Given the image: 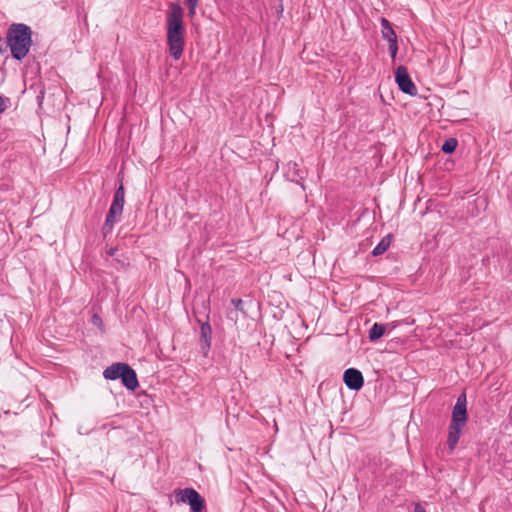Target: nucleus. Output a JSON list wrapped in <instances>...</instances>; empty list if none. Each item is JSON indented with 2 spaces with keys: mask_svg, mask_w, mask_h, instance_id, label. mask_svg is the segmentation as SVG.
<instances>
[{
  "mask_svg": "<svg viewBox=\"0 0 512 512\" xmlns=\"http://www.w3.org/2000/svg\"><path fill=\"white\" fill-rule=\"evenodd\" d=\"M183 8L178 3H171L167 15V46L174 60H179L185 47V28Z\"/></svg>",
  "mask_w": 512,
  "mask_h": 512,
  "instance_id": "1",
  "label": "nucleus"
},
{
  "mask_svg": "<svg viewBox=\"0 0 512 512\" xmlns=\"http://www.w3.org/2000/svg\"><path fill=\"white\" fill-rule=\"evenodd\" d=\"M7 47L16 60H22L29 53L32 45V30L24 23H13L6 33Z\"/></svg>",
  "mask_w": 512,
  "mask_h": 512,
  "instance_id": "2",
  "label": "nucleus"
},
{
  "mask_svg": "<svg viewBox=\"0 0 512 512\" xmlns=\"http://www.w3.org/2000/svg\"><path fill=\"white\" fill-rule=\"evenodd\" d=\"M467 399L466 394L462 393L458 396L452 411V419L449 425L447 444L453 451L459 442L461 432L467 423Z\"/></svg>",
  "mask_w": 512,
  "mask_h": 512,
  "instance_id": "3",
  "label": "nucleus"
},
{
  "mask_svg": "<svg viewBox=\"0 0 512 512\" xmlns=\"http://www.w3.org/2000/svg\"><path fill=\"white\" fill-rule=\"evenodd\" d=\"M103 377L108 380L121 379L123 386L134 391L138 386L136 372L126 363H113L103 371Z\"/></svg>",
  "mask_w": 512,
  "mask_h": 512,
  "instance_id": "4",
  "label": "nucleus"
},
{
  "mask_svg": "<svg viewBox=\"0 0 512 512\" xmlns=\"http://www.w3.org/2000/svg\"><path fill=\"white\" fill-rule=\"evenodd\" d=\"M175 498L178 503H187L191 512H203L205 509L204 498L194 488L176 490Z\"/></svg>",
  "mask_w": 512,
  "mask_h": 512,
  "instance_id": "5",
  "label": "nucleus"
},
{
  "mask_svg": "<svg viewBox=\"0 0 512 512\" xmlns=\"http://www.w3.org/2000/svg\"><path fill=\"white\" fill-rule=\"evenodd\" d=\"M395 82L397 83L399 89L410 96L417 95V88L413 83L408 70L405 66H399L395 71Z\"/></svg>",
  "mask_w": 512,
  "mask_h": 512,
  "instance_id": "6",
  "label": "nucleus"
},
{
  "mask_svg": "<svg viewBox=\"0 0 512 512\" xmlns=\"http://www.w3.org/2000/svg\"><path fill=\"white\" fill-rule=\"evenodd\" d=\"M343 381L350 390L358 391L363 387L364 379L360 370L348 368L344 371Z\"/></svg>",
  "mask_w": 512,
  "mask_h": 512,
  "instance_id": "7",
  "label": "nucleus"
},
{
  "mask_svg": "<svg viewBox=\"0 0 512 512\" xmlns=\"http://www.w3.org/2000/svg\"><path fill=\"white\" fill-rule=\"evenodd\" d=\"M212 328L208 321L200 325V346L202 352L206 355L211 347Z\"/></svg>",
  "mask_w": 512,
  "mask_h": 512,
  "instance_id": "8",
  "label": "nucleus"
},
{
  "mask_svg": "<svg viewBox=\"0 0 512 512\" xmlns=\"http://www.w3.org/2000/svg\"><path fill=\"white\" fill-rule=\"evenodd\" d=\"M386 41L388 42L390 56L393 60H395L398 52L397 35L388 20H386Z\"/></svg>",
  "mask_w": 512,
  "mask_h": 512,
  "instance_id": "9",
  "label": "nucleus"
},
{
  "mask_svg": "<svg viewBox=\"0 0 512 512\" xmlns=\"http://www.w3.org/2000/svg\"><path fill=\"white\" fill-rule=\"evenodd\" d=\"M121 214L122 212L111 207L109 208L104 225L102 227V233L104 237L112 232L114 224L117 222V217H120Z\"/></svg>",
  "mask_w": 512,
  "mask_h": 512,
  "instance_id": "10",
  "label": "nucleus"
},
{
  "mask_svg": "<svg viewBox=\"0 0 512 512\" xmlns=\"http://www.w3.org/2000/svg\"><path fill=\"white\" fill-rule=\"evenodd\" d=\"M124 203H125V190H124L123 183L120 182V185L118 186V188L116 189V191L114 193L113 201H112L110 207L114 208L120 212H123Z\"/></svg>",
  "mask_w": 512,
  "mask_h": 512,
  "instance_id": "11",
  "label": "nucleus"
},
{
  "mask_svg": "<svg viewBox=\"0 0 512 512\" xmlns=\"http://www.w3.org/2000/svg\"><path fill=\"white\" fill-rule=\"evenodd\" d=\"M287 177L292 181L299 183L304 179L303 173L298 169V165L295 162L288 163Z\"/></svg>",
  "mask_w": 512,
  "mask_h": 512,
  "instance_id": "12",
  "label": "nucleus"
},
{
  "mask_svg": "<svg viewBox=\"0 0 512 512\" xmlns=\"http://www.w3.org/2000/svg\"><path fill=\"white\" fill-rule=\"evenodd\" d=\"M384 335V324L375 323L369 331V339L371 341L379 339Z\"/></svg>",
  "mask_w": 512,
  "mask_h": 512,
  "instance_id": "13",
  "label": "nucleus"
},
{
  "mask_svg": "<svg viewBox=\"0 0 512 512\" xmlns=\"http://www.w3.org/2000/svg\"><path fill=\"white\" fill-rule=\"evenodd\" d=\"M458 141L455 138H448L442 144L441 150L446 154H451L456 150Z\"/></svg>",
  "mask_w": 512,
  "mask_h": 512,
  "instance_id": "14",
  "label": "nucleus"
},
{
  "mask_svg": "<svg viewBox=\"0 0 512 512\" xmlns=\"http://www.w3.org/2000/svg\"><path fill=\"white\" fill-rule=\"evenodd\" d=\"M198 2H199V0H186L190 16H193L195 14Z\"/></svg>",
  "mask_w": 512,
  "mask_h": 512,
  "instance_id": "15",
  "label": "nucleus"
},
{
  "mask_svg": "<svg viewBox=\"0 0 512 512\" xmlns=\"http://www.w3.org/2000/svg\"><path fill=\"white\" fill-rule=\"evenodd\" d=\"M384 253V238L379 241L372 251V255L378 256Z\"/></svg>",
  "mask_w": 512,
  "mask_h": 512,
  "instance_id": "16",
  "label": "nucleus"
},
{
  "mask_svg": "<svg viewBox=\"0 0 512 512\" xmlns=\"http://www.w3.org/2000/svg\"><path fill=\"white\" fill-rule=\"evenodd\" d=\"M9 101L8 98L0 95V114L3 113L6 109V102Z\"/></svg>",
  "mask_w": 512,
  "mask_h": 512,
  "instance_id": "17",
  "label": "nucleus"
},
{
  "mask_svg": "<svg viewBox=\"0 0 512 512\" xmlns=\"http://www.w3.org/2000/svg\"><path fill=\"white\" fill-rule=\"evenodd\" d=\"M231 303L237 310L242 309L243 301L241 299H232Z\"/></svg>",
  "mask_w": 512,
  "mask_h": 512,
  "instance_id": "18",
  "label": "nucleus"
},
{
  "mask_svg": "<svg viewBox=\"0 0 512 512\" xmlns=\"http://www.w3.org/2000/svg\"><path fill=\"white\" fill-rule=\"evenodd\" d=\"M7 50V41L5 42L0 36V54H3Z\"/></svg>",
  "mask_w": 512,
  "mask_h": 512,
  "instance_id": "19",
  "label": "nucleus"
},
{
  "mask_svg": "<svg viewBox=\"0 0 512 512\" xmlns=\"http://www.w3.org/2000/svg\"><path fill=\"white\" fill-rule=\"evenodd\" d=\"M116 252H117V248L116 247H111V248H109L106 251L107 255L111 256V257L114 256L116 254Z\"/></svg>",
  "mask_w": 512,
  "mask_h": 512,
  "instance_id": "20",
  "label": "nucleus"
},
{
  "mask_svg": "<svg viewBox=\"0 0 512 512\" xmlns=\"http://www.w3.org/2000/svg\"><path fill=\"white\" fill-rule=\"evenodd\" d=\"M392 239H393L392 234H386V250L389 248V245H390Z\"/></svg>",
  "mask_w": 512,
  "mask_h": 512,
  "instance_id": "21",
  "label": "nucleus"
},
{
  "mask_svg": "<svg viewBox=\"0 0 512 512\" xmlns=\"http://www.w3.org/2000/svg\"><path fill=\"white\" fill-rule=\"evenodd\" d=\"M414 511H415V512H426V510L424 509V507H423V506H421L420 504H416V505H415Z\"/></svg>",
  "mask_w": 512,
  "mask_h": 512,
  "instance_id": "22",
  "label": "nucleus"
},
{
  "mask_svg": "<svg viewBox=\"0 0 512 512\" xmlns=\"http://www.w3.org/2000/svg\"><path fill=\"white\" fill-rule=\"evenodd\" d=\"M379 21H380V24H381V26H382L381 33L384 35V17H380V18H379Z\"/></svg>",
  "mask_w": 512,
  "mask_h": 512,
  "instance_id": "23",
  "label": "nucleus"
},
{
  "mask_svg": "<svg viewBox=\"0 0 512 512\" xmlns=\"http://www.w3.org/2000/svg\"><path fill=\"white\" fill-rule=\"evenodd\" d=\"M93 319L94 323H98V321H101V319L97 315H94Z\"/></svg>",
  "mask_w": 512,
  "mask_h": 512,
  "instance_id": "24",
  "label": "nucleus"
}]
</instances>
